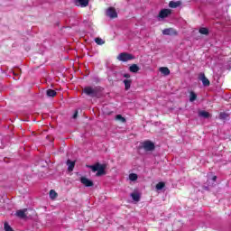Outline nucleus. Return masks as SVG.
<instances>
[{
    "label": "nucleus",
    "instance_id": "f257e3e1",
    "mask_svg": "<svg viewBox=\"0 0 231 231\" xmlns=\"http://www.w3.org/2000/svg\"><path fill=\"white\" fill-rule=\"evenodd\" d=\"M100 87H86L83 89V93H85V95H88V97H91L92 98L98 97L100 95Z\"/></svg>",
    "mask_w": 231,
    "mask_h": 231
},
{
    "label": "nucleus",
    "instance_id": "f03ea898",
    "mask_svg": "<svg viewBox=\"0 0 231 231\" xmlns=\"http://www.w3.org/2000/svg\"><path fill=\"white\" fill-rule=\"evenodd\" d=\"M93 172H97V176H104L106 174V164L96 163L95 165L88 166Z\"/></svg>",
    "mask_w": 231,
    "mask_h": 231
},
{
    "label": "nucleus",
    "instance_id": "7ed1b4c3",
    "mask_svg": "<svg viewBox=\"0 0 231 231\" xmlns=\"http://www.w3.org/2000/svg\"><path fill=\"white\" fill-rule=\"evenodd\" d=\"M142 148L144 149L146 152L154 151V143L151 141H144L143 143H142Z\"/></svg>",
    "mask_w": 231,
    "mask_h": 231
},
{
    "label": "nucleus",
    "instance_id": "20e7f679",
    "mask_svg": "<svg viewBox=\"0 0 231 231\" xmlns=\"http://www.w3.org/2000/svg\"><path fill=\"white\" fill-rule=\"evenodd\" d=\"M117 59L122 62H127V60H133L134 57L129 53L122 52L118 55Z\"/></svg>",
    "mask_w": 231,
    "mask_h": 231
},
{
    "label": "nucleus",
    "instance_id": "39448f33",
    "mask_svg": "<svg viewBox=\"0 0 231 231\" xmlns=\"http://www.w3.org/2000/svg\"><path fill=\"white\" fill-rule=\"evenodd\" d=\"M106 15H107V17H110V19H116V17H118V14L116 13V9H115L114 7H109L106 10Z\"/></svg>",
    "mask_w": 231,
    "mask_h": 231
},
{
    "label": "nucleus",
    "instance_id": "423d86ee",
    "mask_svg": "<svg viewBox=\"0 0 231 231\" xmlns=\"http://www.w3.org/2000/svg\"><path fill=\"white\" fill-rule=\"evenodd\" d=\"M199 80H201L203 86H205L206 88L210 86V80L207 79V77L205 76V73H200L199 75Z\"/></svg>",
    "mask_w": 231,
    "mask_h": 231
},
{
    "label": "nucleus",
    "instance_id": "0eeeda50",
    "mask_svg": "<svg viewBox=\"0 0 231 231\" xmlns=\"http://www.w3.org/2000/svg\"><path fill=\"white\" fill-rule=\"evenodd\" d=\"M171 9H162L161 10V12L159 13V19H165L166 17H169V15H171Z\"/></svg>",
    "mask_w": 231,
    "mask_h": 231
},
{
    "label": "nucleus",
    "instance_id": "6e6552de",
    "mask_svg": "<svg viewBox=\"0 0 231 231\" xmlns=\"http://www.w3.org/2000/svg\"><path fill=\"white\" fill-rule=\"evenodd\" d=\"M80 183H82V185H84V187H93V185H94L93 180H91L86 177L80 178Z\"/></svg>",
    "mask_w": 231,
    "mask_h": 231
},
{
    "label": "nucleus",
    "instance_id": "1a4fd4ad",
    "mask_svg": "<svg viewBox=\"0 0 231 231\" xmlns=\"http://www.w3.org/2000/svg\"><path fill=\"white\" fill-rule=\"evenodd\" d=\"M76 6H80L81 8H86L88 6L89 0H75Z\"/></svg>",
    "mask_w": 231,
    "mask_h": 231
},
{
    "label": "nucleus",
    "instance_id": "9d476101",
    "mask_svg": "<svg viewBox=\"0 0 231 231\" xmlns=\"http://www.w3.org/2000/svg\"><path fill=\"white\" fill-rule=\"evenodd\" d=\"M162 35H178V32L173 28H168L162 31Z\"/></svg>",
    "mask_w": 231,
    "mask_h": 231
},
{
    "label": "nucleus",
    "instance_id": "9b49d317",
    "mask_svg": "<svg viewBox=\"0 0 231 231\" xmlns=\"http://www.w3.org/2000/svg\"><path fill=\"white\" fill-rule=\"evenodd\" d=\"M27 211H28L27 208L20 209V210L16 211L15 216H17V217H20L21 219H24V217H26Z\"/></svg>",
    "mask_w": 231,
    "mask_h": 231
},
{
    "label": "nucleus",
    "instance_id": "f8f14e48",
    "mask_svg": "<svg viewBox=\"0 0 231 231\" xmlns=\"http://www.w3.org/2000/svg\"><path fill=\"white\" fill-rule=\"evenodd\" d=\"M159 71H161L165 77L171 75V70L167 67H161L159 69Z\"/></svg>",
    "mask_w": 231,
    "mask_h": 231
},
{
    "label": "nucleus",
    "instance_id": "ddd939ff",
    "mask_svg": "<svg viewBox=\"0 0 231 231\" xmlns=\"http://www.w3.org/2000/svg\"><path fill=\"white\" fill-rule=\"evenodd\" d=\"M129 71H131V73H138V71H140V67L136 64H133L129 67Z\"/></svg>",
    "mask_w": 231,
    "mask_h": 231
},
{
    "label": "nucleus",
    "instance_id": "4468645a",
    "mask_svg": "<svg viewBox=\"0 0 231 231\" xmlns=\"http://www.w3.org/2000/svg\"><path fill=\"white\" fill-rule=\"evenodd\" d=\"M67 165H68V171L71 172L73 169H75V162L68 160L67 161Z\"/></svg>",
    "mask_w": 231,
    "mask_h": 231
},
{
    "label": "nucleus",
    "instance_id": "2eb2a0df",
    "mask_svg": "<svg viewBox=\"0 0 231 231\" xmlns=\"http://www.w3.org/2000/svg\"><path fill=\"white\" fill-rule=\"evenodd\" d=\"M130 196L134 199V201H140V193L138 191H134L133 193H131Z\"/></svg>",
    "mask_w": 231,
    "mask_h": 231
},
{
    "label": "nucleus",
    "instance_id": "dca6fc26",
    "mask_svg": "<svg viewBox=\"0 0 231 231\" xmlns=\"http://www.w3.org/2000/svg\"><path fill=\"white\" fill-rule=\"evenodd\" d=\"M181 5V2L178 1V2H174V1H171L169 3V6L170 8H178V6Z\"/></svg>",
    "mask_w": 231,
    "mask_h": 231
},
{
    "label": "nucleus",
    "instance_id": "f3484780",
    "mask_svg": "<svg viewBox=\"0 0 231 231\" xmlns=\"http://www.w3.org/2000/svg\"><path fill=\"white\" fill-rule=\"evenodd\" d=\"M199 116H200L202 118H209L210 114L205 110H202V111L199 112Z\"/></svg>",
    "mask_w": 231,
    "mask_h": 231
},
{
    "label": "nucleus",
    "instance_id": "a211bd4d",
    "mask_svg": "<svg viewBox=\"0 0 231 231\" xmlns=\"http://www.w3.org/2000/svg\"><path fill=\"white\" fill-rule=\"evenodd\" d=\"M124 84H125V89L127 91L131 88V79H125L124 81Z\"/></svg>",
    "mask_w": 231,
    "mask_h": 231
},
{
    "label": "nucleus",
    "instance_id": "6ab92c4d",
    "mask_svg": "<svg viewBox=\"0 0 231 231\" xmlns=\"http://www.w3.org/2000/svg\"><path fill=\"white\" fill-rule=\"evenodd\" d=\"M198 98V95L194 91L189 92V102H194Z\"/></svg>",
    "mask_w": 231,
    "mask_h": 231
},
{
    "label": "nucleus",
    "instance_id": "aec40b11",
    "mask_svg": "<svg viewBox=\"0 0 231 231\" xmlns=\"http://www.w3.org/2000/svg\"><path fill=\"white\" fill-rule=\"evenodd\" d=\"M228 118H229L228 114H226V113H225V112H221V113L219 114V119H220V120H228Z\"/></svg>",
    "mask_w": 231,
    "mask_h": 231
},
{
    "label": "nucleus",
    "instance_id": "412c9836",
    "mask_svg": "<svg viewBox=\"0 0 231 231\" xmlns=\"http://www.w3.org/2000/svg\"><path fill=\"white\" fill-rule=\"evenodd\" d=\"M116 120H118L121 124H125L126 122L125 117L122 116V115L116 116Z\"/></svg>",
    "mask_w": 231,
    "mask_h": 231
},
{
    "label": "nucleus",
    "instance_id": "4be33fe9",
    "mask_svg": "<svg viewBox=\"0 0 231 231\" xmlns=\"http://www.w3.org/2000/svg\"><path fill=\"white\" fill-rule=\"evenodd\" d=\"M199 33H201V35H208V29L205 28V27H201L199 30Z\"/></svg>",
    "mask_w": 231,
    "mask_h": 231
},
{
    "label": "nucleus",
    "instance_id": "5701e85b",
    "mask_svg": "<svg viewBox=\"0 0 231 231\" xmlns=\"http://www.w3.org/2000/svg\"><path fill=\"white\" fill-rule=\"evenodd\" d=\"M130 181H136L138 180V175L136 173H131L129 175Z\"/></svg>",
    "mask_w": 231,
    "mask_h": 231
},
{
    "label": "nucleus",
    "instance_id": "b1692460",
    "mask_svg": "<svg viewBox=\"0 0 231 231\" xmlns=\"http://www.w3.org/2000/svg\"><path fill=\"white\" fill-rule=\"evenodd\" d=\"M57 95V92L53 89H48L47 90V96L48 97H55Z\"/></svg>",
    "mask_w": 231,
    "mask_h": 231
},
{
    "label": "nucleus",
    "instance_id": "393cba45",
    "mask_svg": "<svg viewBox=\"0 0 231 231\" xmlns=\"http://www.w3.org/2000/svg\"><path fill=\"white\" fill-rule=\"evenodd\" d=\"M95 42L98 44V46H102V44H105L106 42L102 40V38H95Z\"/></svg>",
    "mask_w": 231,
    "mask_h": 231
},
{
    "label": "nucleus",
    "instance_id": "a878e982",
    "mask_svg": "<svg viewBox=\"0 0 231 231\" xmlns=\"http://www.w3.org/2000/svg\"><path fill=\"white\" fill-rule=\"evenodd\" d=\"M4 230H5V231H14V229L12 228V226H10V225H9L7 222H5V223L4 224Z\"/></svg>",
    "mask_w": 231,
    "mask_h": 231
},
{
    "label": "nucleus",
    "instance_id": "bb28decb",
    "mask_svg": "<svg viewBox=\"0 0 231 231\" xmlns=\"http://www.w3.org/2000/svg\"><path fill=\"white\" fill-rule=\"evenodd\" d=\"M50 198H51V199H55V198H57V192L53 189H51Z\"/></svg>",
    "mask_w": 231,
    "mask_h": 231
},
{
    "label": "nucleus",
    "instance_id": "cd10ccee",
    "mask_svg": "<svg viewBox=\"0 0 231 231\" xmlns=\"http://www.w3.org/2000/svg\"><path fill=\"white\" fill-rule=\"evenodd\" d=\"M165 187V183L163 182H159L157 185H156V189L157 190H162V189H163Z\"/></svg>",
    "mask_w": 231,
    "mask_h": 231
},
{
    "label": "nucleus",
    "instance_id": "c85d7f7f",
    "mask_svg": "<svg viewBox=\"0 0 231 231\" xmlns=\"http://www.w3.org/2000/svg\"><path fill=\"white\" fill-rule=\"evenodd\" d=\"M79 116V112L78 111H76L75 113H74V115H73V116H72V118H77V116Z\"/></svg>",
    "mask_w": 231,
    "mask_h": 231
},
{
    "label": "nucleus",
    "instance_id": "c756f323",
    "mask_svg": "<svg viewBox=\"0 0 231 231\" xmlns=\"http://www.w3.org/2000/svg\"><path fill=\"white\" fill-rule=\"evenodd\" d=\"M124 77H125V79H129V77H131V75H129V74H125Z\"/></svg>",
    "mask_w": 231,
    "mask_h": 231
},
{
    "label": "nucleus",
    "instance_id": "7c9ffc66",
    "mask_svg": "<svg viewBox=\"0 0 231 231\" xmlns=\"http://www.w3.org/2000/svg\"><path fill=\"white\" fill-rule=\"evenodd\" d=\"M212 180H213V181H216V180H217V176H213Z\"/></svg>",
    "mask_w": 231,
    "mask_h": 231
}]
</instances>
